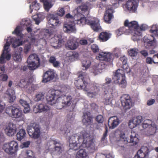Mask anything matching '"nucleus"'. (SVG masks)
Wrapping results in <instances>:
<instances>
[{"label": "nucleus", "mask_w": 158, "mask_h": 158, "mask_svg": "<svg viewBox=\"0 0 158 158\" xmlns=\"http://www.w3.org/2000/svg\"><path fill=\"white\" fill-rule=\"evenodd\" d=\"M61 131L69 139L71 149L76 150L81 145L84 148H87L91 152H94L96 149L92 136L85 131L73 134L71 136L68 130H61Z\"/></svg>", "instance_id": "obj_1"}, {"label": "nucleus", "mask_w": 158, "mask_h": 158, "mask_svg": "<svg viewBox=\"0 0 158 158\" xmlns=\"http://www.w3.org/2000/svg\"><path fill=\"white\" fill-rule=\"evenodd\" d=\"M75 13L74 16L71 15L69 13L67 14L65 18L68 19H73L75 23L80 26H83L87 24L91 26V28L95 31H102V28L99 23V20L97 18H94L89 21L86 19L84 16L85 15L87 14L88 7L87 6L82 5L79 6L73 11Z\"/></svg>", "instance_id": "obj_2"}, {"label": "nucleus", "mask_w": 158, "mask_h": 158, "mask_svg": "<svg viewBox=\"0 0 158 158\" xmlns=\"http://www.w3.org/2000/svg\"><path fill=\"white\" fill-rule=\"evenodd\" d=\"M120 60L122 62L123 70L120 69L117 70L113 77L112 79L114 83L118 84L122 87L125 88L127 85L125 73H129L131 69L127 63V58L125 56L121 57Z\"/></svg>", "instance_id": "obj_3"}, {"label": "nucleus", "mask_w": 158, "mask_h": 158, "mask_svg": "<svg viewBox=\"0 0 158 158\" xmlns=\"http://www.w3.org/2000/svg\"><path fill=\"white\" fill-rule=\"evenodd\" d=\"M127 131H121L119 134V139L117 140V145L122 150L124 149L128 143H132L133 145H136L139 141L138 135L135 131H131L130 139L127 138Z\"/></svg>", "instance_id": "obj_4"}, {"label": "nucleus", "mask_w": 158, "mask_h": 158, "mask_svg": "<svg viewBox=\"0 0 158 158\" xmlns=\"http://www.w3.org/2000/svg\"><path fill=\"white\" fill-rule=\"evenodd\" d=\"M78 77V80L74 82L76 87L78 89H83L86 91H88L89 89L86 88V86L88 84L87 80L89 79V77L87 73L85 72H81Z\"/></svg>", "instance_id": "obj_5"}, {"label": "nucleus", "mask_w": 158, "mask_h": 158, "mask_svg": "<svg viewBox=\"0 0 158 158\" xmlns=\"http://www.w3.org/2000/svg\"><path fill=\"white\" fill-rule=\"evenodd\" d=\"M106 83L103 84L102 88L108 92V93H106V95L104 96V99L105 103L108 105L111 102L113 97V92H114V87H110L108 85V84L111 82V78H106Z\"/></svg>", "instance_id": "obj_6"}, {"label": "nucleus", "mask_w": 158, "mask_h": 158, "mask_svg": "<svg viewBox=\"0 0 158 158\" xmlns=\"http://www.w3.org/2000/svg\"><path fill=\"white\" fill-rule=\"evenodd\" d=\"M62 145L56 140L50 139L47 142L46 148L54 154H59L62 151Z\"/></svg>", "instance_id": "obj_7"}, {"label": "nucleus", "mask_w": 158, "mask_h": 158, "mask_svg": "<svg viewBox=\"0 0 158 158\" xmlns=\"http://www.w3.org/2000/svg\"><path fill=\"white\" fill-rule=\"evenodd\" d=\"M27 131L29 136L33 139H37L40 135L41 133L39 126L35 123L28 125Z\"/></svg>", "instance_id": "obj_8"}, {"label": "nucleus", "mask_w": 158, "mask_h": 158, "mask_svg": "<svg viewBox=\"0 0 158 158\" xmlns=\"http://www.w3.org/2000/svg\"><path fill=\"white\" fill-rule=\"evenodd\" d=\"M74 99L70 95L59 96L57 98V101L59 103L57 105V108L60 109L65 106H69L71 104H73Z\"/></svg>", "instance_id": "obj_9"}, {"label": "nucleus", "mask_w": 158, "mask_h": 158, "mask_svg": "<svg viewBox=\"0 0 158 158\" xmlns=\"http://www.w3.org/2000/svg\"><path fill=\"white\" fill-rule=\"evenodd\" d=\"M11 111L12 116L15 118H19L21 121H24L25 119V116L22 113V111L17 106L13 105L6 108V112L8 114H10L9 111Z\"/></svg>", "instance_id": "obj_10"}, {"label": "nucleus", "mask_w": 158, "mask_h": 158, "mask_svg": "<svg viewBox=\"0 0 158 158\" xmlns=\"http://www.w3.org/2000/svg\"><path fill=\"white\" fill-rule=\"evenodd\" d=\"M138 0H128L123 6L124 10L131 13L136 12L138 6Z\"/></svg>", "instance_id": "obj_11"}, {"label": "nucleus", "mask_w": 158, "mask_h": 158, "mask_svg": "<svg viewBox=\"0 0 158 158\" xmlns=\"http://www.w3.org/2000/svg\"><path fill=\"white\" fill-rule=\"evenodd\" d=\"M18 148V144L14 141L5 143L3 147V149L5 151L10 155L13 154L16 152Z\"/></svg>", "instance_id": "obj_12"}, {"label": "nucleus", "mask_w": 158, "mask_h": 158, "mask_svg": "<svg viewBox=\"0 0 158 158\" xmlns=\"http://www.w3.org/2000/svg\"><path fill=\"white\" fill-rule=\"evenodd\" d=\"M19 85L22 88L24 89L28 93H30L35 90V86L27 79L21 80Z\"/></svg>", "instance_id": "obj_13"}, {"label": "nucleus", "mask_w": 158, "mask_h": 158, "mask_svg": "<svg viewBox=\"0 0 158 158\" xmlns=\"http://www.w3.org/2000/svg\"><path fill=\"white\" fill-rule=\"evenodd\" d=\"M125 27H127L129 28L128 30L129 33H133V36L135 35V30L138 29L139 27L138 22L136 21L129 22L128 19L126 20L124 23Z\"/></svg>", "instance_id": "obj_14"}, {"label": "nucleus", "mask_w": 158, "mask_h": 158, "mask_svg": "<svg viewBox=\"0 0 158 158\" xmlns=\"http://www.w3.org/2000/svg\"><path fill=\"white\" fill-rule=\"evenodd\" d=\"M121 101L124 110H129L132 106V103L130 96L127 94L123 95L121 97Z\"/></svg>", "instance_id": "obj_15"}, {"label": "nucleus", "mask_w": 158, "mask_h": 158, "mask_svg": "<svg viewBox=\"0 0 158 158\" xmlns=\"http://www.w3.org/2000/svg\"><path fill=\"white\" fill-rule=\"evenodd\" d=\"M148 26L146 24L142 25L140 27H139L138 29L135 30V35L132 36V39L134 41H137L140 40L141 37L142 36V32L143 31H145L147 29Z\"/></svg>", "instance_id": "obj_16"}, {"label": "nucleus", "mask_w": 158, "mask_h": 158, "mask_svg": "<svg viewBox=\"0 0 158 158\" xmlns=\"http://www.w3.org/2000/svg\"><path fill=\"white\" fill-rule=\"evenodd\" d=\"M49 109V107L45 103L37 104L33 107V111L35 113L47 112Z\"/></svg>", "instance_id": "obj_17"}, {"label": "nucleus", "mask_w": 158, "mask_h": 158, "mask_svg": "<svg viewBox=\"0 0 158 158\" xmlns=\"http://www.w3.org/2000/svg\"><path fill=\"white\" fill-rule=\"evenodd\" d=\"M78 43L76 38L73 36L69 37L65 45L66 48L71 50H74L78 47Z\"/></svg>", "instance_id": "obj_18"}, {"label": "nucleus", "mask_w": 158, "mask_h": 158, "mask_svg": "<svg viewBox=\"0 0 158 158\" xmlns=\"http://www.w3.org/2000/svg\"><path fill=\"white\" fill-rule=\"evenodd\" d=\"M149 154L148 148L144 146L138 151L137 155H135L133 158H148Z\"/></svg>", "instance_id": "obj_19"}, {"label": "nucleus", "mask_w": 158, "mask_h": 158, "mask_svg": "<svg viewBox=\"0 0 158 158\" xmlns=\"http://www.w3.org/2000/svg\"><path fill=\"white\" fill-rule=\"evenodd\" d=\"M98 60L100 61H104L107 62H111L112 59L111 55L109 53L106 52H100L96 57Z\"/></svg>", "instance_id": "obj_20"}, {"label": "nucleus", "mask_w": 158, "mask_h": 158, "mask_svg": "<svg viewBox=\"0 0 158 158\" xmlns=\"http://www.w3.org/2000/svg\"><path fill=\"white\" fill-rule=\"evenodd\" d=\"M75 24H77V23L73 21L65 23L63 26L64 31L67 33L75 31H76Z\"/></svg>", "instance_id": "obj_21"}, {"label": "nucleus", "mask_w": 158, "mask_h": 158, "mask_svg": "<svg viewBox=\"0 0 158 158\" xmlns=\"http://www.w3.org/2000/svg\"><path fill=\"white\" fill-rule=\"evenodd\" d=\"M16 130V125L12 123H10L6 126L5 131L8 135L11 136L15 134Z\"/></svg>", "instance_id": "obj_22"}, {"label": "nucleus", "mask_w": 158, "mask_h": 158, "mask_svg": "<svg viewBox=\"0 0 158 158\" xmlns=\"http://www.w3.org/2000/svg\"><path fill=\"white\" fill-rule=\"evenodd\" d=\"M143 119L140 116L134 117L129 121V126L131 129H133L139 125L143 121Z\"/></svg>", "instance_id": "obj_23"}, {"label": "nucleus", "mask_w": 158, "mask_h": 158, "mask_svg": "<svg viewBox=\"0 0 158 158\" xmlns=\"http://www.w3.org/2000/svg\"><path fill=\"white\" fill-rule=\"evenodd\" d=\"M55 77V73L54 70L50 69L44 73L42 81L44 82H47L53 79Z\"/></svg>", "instance_id": "obj_24"}, {"label": "nucleus", "mask_w": 158, "mask_h": 158, "mask_svg": "<svg viewBox=\"0 0 158 158\" xmlns=\"http://www.w3.org/2000/svg\"><path fill=\"white\" fill-rule=\"evenodd\" d=\"M119 123V120L117 117L113 116L109 119L108 124L109 128L111 129L115 128L118 125Z\"/></svg>", "instance_id": "obj_25"}, {"label": "nucleus", "mask_w": 158, "mask_h": 158, "mask_svg": "<svg viewBox=\"0 0 158 158\" xmlns=\"http://www.w3.org/2000/svg\"><path fill=\"white\" fill-rule=\"evenodd\" d=\"M83 122L85 124H90L93 122V117L90 112L88 111L83 112Z\"/></svg>", "instance_id": "obj_26"}, {"label": "nucleus", "mask_w": 158, "mask_h": 158, "mask_svg": "<svg viewBox=\"0 0 158 158\" xmlns=\"http://www.w3.org/2000/svg\"><path fill=\"white\" fill-rule=\"evenodd\" d=\"M47 100L48 103L51 105L56 104L57 105L59 103V101H57V98L55 97V96L52 94V93L50 92V91L47 96Z\"/></svg>", "instance_id": "obj_27"}, {"label": "nucleus", "mask_w": 158, "mask_h": 158, "mask_svg": "<svg viewBox=\"0 0 158 158\" xmlns=\"http://www.w3.org/2000/svg\"><path fill=\"white\" fill-rule=\"evenodd\" d=\"M105 68V63L102 62L99 63L98 64H96L93 67L94 70L92 72L94 73L95 75L98 74L99 73H100V71L102 70Z\"/></svg>", "instance_id": "obj_28"}, {"label": "nucleus", "mask_w": 158, "mask_h": 158, "mask_svg": "<svg viewBox=\"0 0 158 158\" xmlns=\"http://www.w3.org/2000/svg\"><path fill=\"white\" fill-rule=\"evenodd\" d=\"M152 39L151 40L147 37L145 36L144 38V46L146 48H149L153 45L155 43V39L152 36Z\"/></svg>", "instance_id": "obj_29"}, {"label": "nucleus", "mask_w": 158, "mask_h": 158, "mask_svg": "<svg viewBox=\"0 0 158 158\" xmlns=\"http://www.w3.org/2000/svg\"><path fill=\"white\" fill-rule=\"evenodd\" d=\"M113 10L111 8L106 10L104 16V20L106 23H110V20L113 17Z\"/></svg>", "instance_id": "obj_30"}, {"label": "nucleus", "mask_w": 158, "mask_h": 158, "mask_svg": "<svg viewBox=\"0 0 158 158\" xmlns=\"http://www.w3.org/2000/svg\"><path fill=\"white\" fill-rule=\"evenodd\" d=\"M153 124V125L149 127L145 132V135L148 136L153 135L156 132L157 129L156 126L155 124Z\"/></svg>", "instance_id": "obj_31"}, {"label": "nucleus", "mask_w": 158, "mask_h": 158, "mask_svg": "<svg viewBox=\"0 0 158 158\" xmlns=\"http://www.w3.org/2000/svg\"><path fill=\"white\" fill-rule=\"evenodd\" d=\"M40 1L44 3V7L47 11H49L54 5V3L50 0H40Z\"/></svg>", "instance_id": "obj_32"}, {"label": "nucleus", "mask_w": 158, "mask_h": 158, "mask_svg": "<svg viewBox=\"0 0 158 158\" xmlns=\"http://www.w3.org/2000/svg\"><path fill=\"white\" fill-rule=\"evenodd\" d=\"M92 91L88 92L87 93V95L89 97L91 98H94L99 93V90L97 87L95 86L91 89Z\"/></svg>", "instance_id": "obj_33"}, {"label": "nucleus", "mask_w": 158, "mask_h": 158, "mask_svg": "<svg viewBox=\"0 0 158 158\" xmlns=\"http://www.w3.org/2000/svg\"><path fill=\"white\" fill-rule=\"evenodd\" d=\"M66 56L69 58L70 61H73L78 59V54L75 52H69L66 53Z\"/></svg>", "instance_id": "obj_34"}, {"label": "nucleus", "mask_w": 158, "mask_h": 158, "mask_svg": "<svg viewBox=\"0 0 158 158\" xmlns=\"http://www.w3.org/2000/svg\"><path fill=\"white\" fill-rule=\"evenodd\" d=\"M129 28L127 27H122L117 30L116 31V33L118 36H120L122 34L125 33L126 34H129V30H128Z\"/></svg>", "instance_id": "obj_35"}, {"label": "nucleus", "mask_w": 158, "mask_h": 158, "mask_svg": "<svg viewBox=\"0 0 158 158\" xmlns=\"http://www.w3.org/2000/svg\"><path fill=\"white\" fill-rule=\"evenodd\" d=\"M62 36L60 35H55L54 37L52 38L51 39V41H53L55 39H56V42L58 44V45L56 46L52 45L55 48H58L60 47L61 46V44L63 43V41L61 40Z\"/></svg>", "instance_id": "obj_36"}, {"label": "nucleus", "mask_w": 158, "mask_h": 158, "mask_svg": "<svg viewBox=\"0 0 158 158\" xmlns=\"http://www.w3.org/2000/svg\"><path fill=\"white\" fill-rule=\"evenodd\" d=\"M44 18V16L41 13H37L32 16V19L35 22L36 24L38 25Z\"/></svg>", "instance_id": "obj_37"}, {"label": "nucleus", "mask_w": 158, "mask_h": 158, "mask_svg": "<svg viewBox=\"0 0 158 158\" xmlns=\"http://www.w3.org/2000/svg\"><path fill=\"white\" fill-rule=\"evenodd\" d=\"M27 62L40 63V59L38 56L37 55L35 54H33L30 55L27 60Z\"/></svg>", "instance_id": "obj_38"}, {"label": "nucleus", "mask_w": 158, "mask_h": 158, "mask_svg": "<svg viewBox=\"0 0 158 158\" xmlns=\"http://www.w3.org/2000/svg\"><path fill=\"white\" fill-rule=\"evenodd\" d=\"M76 158H88L87 153L85 149H80L77 152L76 155Z\"/></svg>", "instance_id": "obj_39"}, {"label": "nucleus", "mask_w": 158, "mask_h": 158, "mask_svg": "<svg viewBox=\"0 0 158 158\" xmlns=\"http://www.w3.org/2000/svg\"><path fill=\"white\" fill-rule=\"evenodd\" d=\"M6 93L9 96L10 102H13L15 99V96L14 90L11 89H9L6 91Z\"/></svg>", "instance_id": "obj_40"}, {"label": "nucleus", "mask_w": 158, "mask_h": 158, "mask_svg": "<svg viewBox=\"0 0 158 158\" xmlns=\"http://www.w3.org/2000/svg\"><path fill=\"white\" fill-rule=\"evenodd\" d=\"M26 133L25 130L23 129H20L17 134V139L20 141L23 139L26 136Z\"/></svg>", "instance_id": "obj_41"}, {"label": "nucleus", "mask_w": 158, "mask_h": 158, "mask_svg": "<svg viewBox=\"0 0 158 158\" xmlns=\"http://www.w3.org/2000/svg\"><path fill=\"white\" fill-rule=\"evenodd\" d=\"M12 56L13 60L16 62H20L22 60V55L19 52L15 51L13 54Z\"/></svg>", "instance_id": "obj_42"}, {"label": "nucleus", "mask_w": 158, "mask_h": 158, "mask_svg": "<svg viewBox=\"0 0 158 158\" xmlns=\"http://www.w3.org/2000/svg\"><path fill=\"white\" fill-rule=\"evenodd\" d=\"M48 22L53 27L59 26L62 23L57 18L54 19H48Z\"/></svg>", "instance_id": "obj_43"}, {"label": "nucleus", "mask_w": 158, "mask_h": 158, "mask_svg": "<svg viewBox=\"0 0 158 158\" xmlns=\"http://www.w3.org/2000/svg\"><path fill=\"white\" fill-rule=\"evenodd\" d=\"M110 34L107 32H102L99 35V39L102 41H106L110 37Z\"/></svg>", "instance_id": "obj_44"}, {"label": "nucleus", "mask_w": 158, "mask_h": 158, "mask_svg": "<svg viewBox=\"0 0 158 158\" xmlns=\"http://www.w3.org/2000/svg\"><path fill=\"white\" fill-rule=\"evenodd\" d=\"M28 68L30 70H34L38 68L40 65V63L36 62H27Z\"/></svg>", "instance_id": "obj_45"}, {"label": "nucleus", "mask_w": 158, "mask_h": 158, "mask_svg": "<svg viewBox=\"0 0 158 158\" xmlns=\"http://www.w3.org/2000/svg\"><path fill=\"white\" fill-rule=\"evenodd\" d=\"M22 27L20 26H18L14 31L12 32V34H15L21 38H23V35L22 33Z\"/></svg>", "instance_id": "obj_46"}, {"label": "nucleus", "mask_w": 158, "mask_h": 158, "mask_svg": "<svg viewBox=\"0 0 158 158\" xmlns=\"http://www.w3.org/2000/svg\"><path fill=\"white\" fill-rule=\"evenodd\" d=\"M49 62L52 64L54 67H58L60 64V62L56 60V58L54 56H51L49 60Z\"/></svg>", "instance_id": "obj_47"}, {"label": "nucleus", "mask_w": 158, "mask_h": 158, "mask_svg": "<svg viewBox=\"0 0 158 158\" xmlns=\"http://www.w3.org/2000/svg\"><path fill=\"white\" fill-rule=\"evenodd\" d=\"M155 123L153 122L151 120L149 119H146L144 120L142 124V126L143 128H146L148 127H151L152 125H153V124Z\"/></svg>", "instance_id": "obj_48"}, {"label": "nucleus", "mask_w": 158, "mask_h": 158, "mask_svg": "<svg viewBox=\"0 0 158 158\" xmlns=\"http://www.w3.org/2000/svg\"><path fill=\"white\" fill-rule=\"evenodd\" d=\"M82 64L83 67L82 69L86 70L89 67L91 62L89 60L85 59L82 61Z\"/></svg>", "instance_id": "obj_49"}, {"label": "nucleus", "mask_w": 158, "mask_h": 158, "mask_svg": "<svg viewBox=\"0 0 158 158\" xmlns=\"http://www.w3.org/2000/svg\"><path fill=\"white\" fill-rule=\"evenodd\" d=\"M138 50L136 48H131L128 51V53L129 56H135L137 55L138 52Z\"/></svg>", "instance_id": "obj_50"}, {"label": "nucleus", "mask_w": 158, "mask_h": 158, "mask_svg": "<svg viewBox=\"0 0 158 158\" xmlns=\"http://www.w3.org/2000/svg\"><path fill=\"white\" fill-rule=\"evenodd\" d=\"M150 31L155 36H158V26L156 25H153Z\"/></svg>", "instance_id": "obj_51"}, {"label": "nucleus", "mask_w": 158, "mask_h": 158, "mask_svg": "<svg viewBox=\"0 0 158 158\" xmlns=\"http://www.w3.org/2000/svg\"><path fill=\"white\" fill-rule=\"evenodd\" d=\"M50 92L52 93V94H53L54 96H55V97L57 98H58L59 97L57 98L59 96H63V94L61 93V91L59 89H51L50 90Z\"/></svg>", "instance_id": "obj_52"}, {"label": "nucleus", "mask_w": 158, "mask_h": 158, "mask_svg": "<svg viewBox=\"0 0 158 158\" xmlns=\"http://www.w3.org/2000/svg\"><path fill=\"white\" fill-rule=\"evenodd\" d=\"M31 7L36 10H38L40 9V4L37 3V1L36 0H35L32 3L31 5L30 6V8L31 9V13L32 11V10L31 9Z\"/></svg>", "instance_id": "obj_53"}, {"label": "nucleus", "mask_w": 158, "mask_h": 158, "mask_svg": "<svg viewBox=\"0 0 158 158\" xmlns=\"http://www.w3.org/2000/svg\"><path fill=\"white\" fill-rule=\"evenodd\" d=\"M21 24L24 27L26 26V27L31 26V21L29 19H23Z\"/></svg>", "instance_id": "obj_54"}, {"label": "nucleus", "mask_w": 158, "mask_h": 158, "mask_svg": "<svg viewBox=\"0 0 158 158\" xmlns=\"http://www.w3.org/2000/svg\"><path fill=\"white\" fill-rule=\"evenodd\" d=\"M112 54L116 57H118L121 54V50L118 48H115L113 50Z\"/></svg>", "instance_id": "obj_55"}, {"label": "nucleus", "mask_w": 158, "mask_h": 158, "mask_svg": "<svg viewBox=\"0 0 158 158\" xmlns=\"http://www.w3.org/2000/svg\"><path fill=\"white\" fill-rule=\"evenodd\" d=\"M44 94L42 93H39L37 94L34 98L35 101L38 102L44 98Z\"/></svg>", "instance_id": "obj_56"}, {"label": "nucleus", "mask_w": 158, "mask_h": 158, "mask_svg": "<svg viewBox=\"0 0 158 158\" xmlns=\"http://www.w3.org/2000/svg\"><path fill=\"white\" fill-rule=\"evenodd\" d=\"M91 48L94 53L98 52L99 50V48L98 46L95 44H92L91 46Z\"/></svg>", "instance_id": "obj_57"}, {"label": "nucleus", "mask_w": 158, "mask_h": 158, "mask_svg": "<svg viewBox=\"0 0 158 158\" xmlns=\"http://www.w3.org/2000/svg\"><path fill=\"white\" fill-rule=\"evenodd\" d=\"M60 74L61 78L64 80L67 79L69 76L68 72L67 71L62 72Z\"/></svg>", "instance_id": "obj_58"}, {"label": "nucleus", "mask_w": 158, "mask_h": 158, "mask_svg": "<svg viewBox=\"0 0 158 158\" xmlns=\"http://www.w3.org/2000/svg\"><path fill=\"white\" fill-rule=\"evenodd\" d=\"M60 90L61 91V93L63 94V95L64 96V94L68 93L69 91V87H67L66 86H64L62 87L61 88Z\"/></svg>", "instance_id": "obj_59"}, {"label": "nucleus", "mask_w": 158, "mask_h": 158, "mask_svg": "<svg viewBox=\"0 0 158 158\" xmlns=\"http://www.w3.org/2000/svg\"><path fill=\"white\" fill-rule=\"evenodd\" d=\"M96 121L98 123H101L104 121V118L101 115H98L96 118Z\"/></svg>", "instance_id": "obj_60"}, {"label": "nucleus", "mask_w": 158, "mask_h": 158, "mask_svg": "<svg viewBox=\"0 0 158 158\" xmlns=\"http://www.w3.org/2000/svg\"><path fill=\"white\" fill-rule=\"evenodd\" d=\"M31 48V45L30 44H26L24 49V53L26 54H27L30 50Z\"/></svg>", "instance_id": "obj_61"}, {"label": "nucleus", "mask_w": 158, "mask_h": 158, "mask_svg": "<svg viewBox=\"0 0 158 158\" xmlns=\"http://www.w3.org/2000/svg\"><path fill=\"white\" fill-rule=\"evenodd\" d=\"M123 0H111L110 1L112 4L115 7H117L119 6V2L120 1H122Z\"/></svg>", "instance_id": "obj_62"}, {"label": "nucleus", "mask_w": 158, "mask_h": 158, "mask_svg": "<svg viewBox=\"0 0 158 158\" xmlns=\"http://www.w3.org/2000/svg\"><path fill=\"white\" fill-rule=\"evenodd\" d=\"M8 78V76L7 74H3L0 75V80L3 81H6Z\"/></svg>", "instance_id": "obj_63"}, {"label": "nucleus", "mask_w": 158, "mask_h": 158, "mask_svg": "<svg viewBox=\"0 0 158 158\" xmlns=\"http://www.w3.org/2000/svg\"><path fill=\"white\" fill-rule=\"evenodd\" d=\"M65 11L64 8H62L60 9L57 12V14L60 16H63L65 13Z\"/></svg>", "instance_id": "obj_64"}]
</instances>
